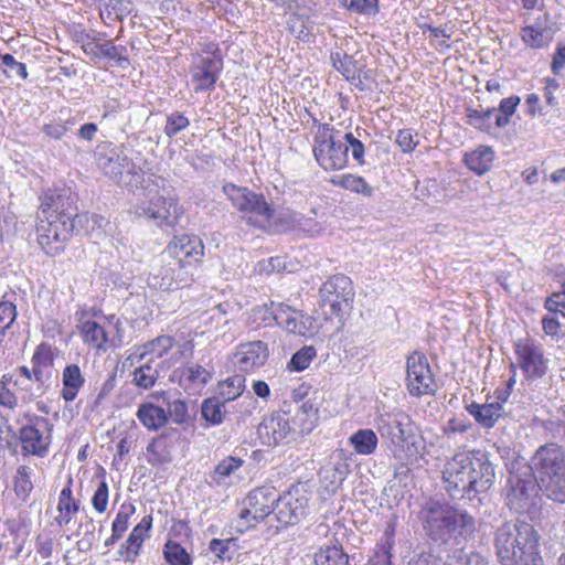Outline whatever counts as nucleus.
<instances>
[{"label": "nucleus", "mask_w": 565, "mask_h": 565, "mask_svg": "<svg viewBox=\"0 0 565 565\" xmlns=\"http://www.w3.org/2000/svg\"><path fill=\"white\" fill-rule=\"evenodd\" d=\"M223 191L239 211L248 214V222L273 233H280L296 226L302 227V217L285 207L271 209L263 195L253 193L247 188L228 183Z\"/></svg>", "instance_id": "f257e3e1"}, {"label": "nucleus", "mask_w": 565, "mask_h": 565, "mask_svg": "<svg viewBox=\"0 0 565 565\" xmlns=\"http://www.w3.org/2000/svg\"><path fill=\"white\" fill-rule=\"evenodd\" d=\"M539 540L532 524L507 522L495 531V554L502 565H542Z\"/></svg>", "instance_id": "f03ea898"}, {"label": "nucleus", "mask_w": 565, "mask_h": 565, "mask_svg": "<svg viewBox=\"0 0 565 565\" xmlns=\"http://www.w3.org/2000/svg\"><path fill=\"white\" fill-rule=\"evenodd\" d=\"M537 487L553 501L565 503V450L551 443L541 446L531 466Z\"/></svg>", "instance_id": "7ed1b4c3"}, {"label": "nucleus", "mask_w": 565, "mask_h": 565, "mask_svg": "<svg viewBox=\"0 0 565 565\" xmlns=\"http://www.w3.org/2000/svg\"><path fill=\"white\" fill-rule=\"evenodd\" d=\"M422 520L427 535L434 541L447 542L475 530L473 518L467 512L437 501L426 504Z\"/></svg>", "instance_id": "20e7f679"}, {"label": "nucleus", "mask_w": 565, "mask_h": 565, "mask_svg": "<svg viewBox=\"0 0 565 565\" xmlns=\"http://www.w3.org/2000/svg\"><path fill=\"white\" fill-rule=\"evenodd\" d=\"M353 297L352 281L343 274L330 276L319 288V306L327 320L341 321L351 310Z\"/></svg>", "instance_id": "39448f33"}, {"label": "nucleus", "mask_w": 565, "mask_h": 565, "mask_svg": "<svg viewBox=\"0 0 565 565\" xmlns=\"http://www.w3.org/2000/svg\"><path fill=\"white\" fill-rule=\"evenodd\" d=\"M349 146L334 135L328 124L319 127L315 137L313 154L324 170H340L348 163Z\"/></svg>", "instance_id": "423d86ee"}, {"label": "nucleus", "mask_w": 565, "mask_h": 565, "mask_svg": "<svg viewBox=\"0 0 565 565\" xmlns=\"http://www.w3.org/2000/svg\"><path fill=\"white\" fill-rule=\"evenodd\" d=\"M471 451L458 452L449 459L443 469L445 489L452 498L472 499V483L469 479L471 473Z\"/></svg>", "instance_id": "0eeeda50"}, {"label": "nucleus", "mask_w": 565, "mask_h": 565, "mask_svg": "<svg viewBox=\"0 0 565 565\" xmlns=\"http://www.w3.org/2000/svg\"><path fill=\"white\" fill-rule=\"evenodd\" d=\"M276 491L273 488L252 490L244 501L239 512L238 530L244 531L255 526L259 521L274 512Z\"/></svg>", "instance_id": "6e6552de"}, {"label": "nucleus", "mask_w": 565, "mask_h": 565, "mask_svg": "<svg viewBox=\"0 0 565 565\" xmlns=\"http://www.w3.org/2000/svg\"><path fill=\"white\" fill-rule=\"evenodd\" d=\"M536 480L531 466L513 462L508 477V501L513 509H523L534 494Z\"/></svg>", "instance_id": "1a4fd4ad"}, {"label": "nucleus", "mask_w": 565, "mask_h": 565, "mask_svg": "<svg viewBox=\"0 0 565 565\" xmlns=\"http://www.w3.org/2000/svg\"><path fill=\"white\" fill-rule=\"evenodd\" d=\"M295 429L289 415L285 412H274L263 417L257 427V436L262 445L277 447L294 439Z\"/></svg>", "instance_id": "9d476101"}, {"label": "nucleus", "mask_w": 565, "mask_h": 565, "mask_svg": "<svg viewBox=\"0 0 565 565\" xmlns=\"http://www.w3.org/2000/svg\"><path fill=\"white\" fill-rule=\"evenodd\" d=\"M134 213L137 217L152 220L158 226L172 227L182 214V210L174 198L158 194L148 203L137 204Z\"/></svg>", "instance_id": "9b49d317"}, {"label": "nucleus", "mask_w": 565, "mask_h": 565, "mask_svg": "<svg viewBox=\"0 0 565 565\" xmlns=\"http://www.w3.org/2000/svg\"><path fill=\"white\" fill-rule=\"evenodd\" d=\"M40 200L41 204L36 217L54 220L63 225H74V221L78 215L74 199L71 195L50 190Z\"/></svg>", "instance_id": "f8f14e48"}, {"label": "nucleus", "mask_w": 565, "mask_h": 565, "mask_svg": "<svg viewBox=\"0 0 565 565\" xmlns=\"http://www.w3.org/2000/svg\"><path fill=\"white\" fill-rule=\"evenodd\" d=\"M516 362L529 380L541 379L546 374L548 360L542 347L533 340L521 339L514 344Z\"/></svg>", "instance_id": "ddd939ff"}, {"label": "nucleus", "mask_w": 565, "mask_h": 565, "mask_svg": "<svg viewBox=\"0 0 565 565\" xmlns=\"http://www.w3.org/2000/svg\"><path fill=\"white\" fill-rule=\"evenodd\" d=\"M406 385L411 395L420 396L435 391V379L427 358L414 352L407 359Z\"/></svg>", "instance_id": "4468645a"}, {"label": "nucleus", "mask_w": 565, "mask_h": 565, "mask_svg": "<svg viewBox=\"0 0 565 565\" xmlns=\"http://www.w3.org/2000/svg\"><path fill=\"white\" fill-rule=\"evenodd\" d=\"M53 425L47 418L38 416L31 424L23 426L19 431V438L24 452L44 457L51 444V430Z\"/></svg>", "instance_id": "2eb2a0df"}, {"label": "nucleus", "mask_w": 565, "mask_h": 565, "mask_svg": "<svg viewBox=\"0 0 565 565\" xmlns=\"http://www.w3.org/2000/svg\"><path fill=\"white\" fill-rule=\"evenodd\" d=\"M307 508V497L287 492L279 498L276 497L273 513L281 526H287L299 522L306 515Z\"/></svg>", "instance_id": "dca6fc26"}, {"label": "nucleus", "mask_w": 565, "mask_h": 565, "mask_svg": "<svg viewBox=\"0 0 565 565\" xmlns=\"http://www.w3.org/2000/svg\"><path fill=\"white\" fill-rule=\"evenodd\" d=\"M470 463L473 469L469 479L472 483V498H475L478 493H483L493 486L495 472L488 455L483 451L471 450Z\"/></svg>", "instance_id": "f3484780"}, {"label": "nucleus", "mask_w": 565, "mask_h": 565, "mask_svg": "<svg viewBox=\"0 0 565 565\" xmlns=\"http://www.w3.org/2000/svg\"><path fill=\"white\" fill-rule=\"evenodd\" d=\"M268 358L267 344L263 341H253L241 344L233 355V363L244 372L263 366Z\"/></svg>", "instance_id": "a211bd4d"}, {"label": "nucleus", "mask_w": 565, "mask_h": 565, "mask_svg": "<svg viewBox=\"0 0 565 565\" xmlns=\"http://www.w3.org/2000/svg\"><path fill=\"white\" fill-rule=\"evenodd\" d=\"M276 323L297 335H307L312 333L315 329L311 317L284 303H278Z\"/></svg>", "instance_id": "6ab92c4d"}, {"label": "nucleus", "mask_w": 565, "mask_h": 565, "mask_svg": "<svg viewBox=\"0 0 565 565\" xmlns=\"http://www.w3.org/2000/svg\"><path fill=\"white\" fill-rule=\"evenodd\" d=\"M38 221L36 237L40 247L65 242L74 228V225H63L46 217H38Z\"/></svg>", "instance_id": "aec40b11"}, {"label": "nucleus", "mask_w": 565, "mask_h": 565, "mask_svg": "<svg viewBox=\"0 0 565 565\" xmlns=\"http://www.w3.org/2000/svg\"><path fill=\"white\" fill-rule=\"evenodd\" d=\"M502 402H491L479 404L472 402L466 406V411L483 428H492L497 422L505 414Z\"/></svg>", "instance_id": "412c9836"}, {"label": "nucleus", "mask_w": 565, "mask_h": 565, "mask_svg": "<svg viewBox=\"0 0 565 565\" xmlns=\"http://www.w3.org/2000/svg\"><path fill=\"white\" fill-rule=\"evenodd\" d=\"M98 166L107 177L114 180H119L125 170L130 171V166L134 168L122 148H114L105 154H99Z\"/></svg>", "instance_id": "4be33fe9"}, {"label": "nucleus", "mask_w": 565, "mask_h": 565, "mask_svg": "<svg viewBox=\"0 0 565 565\" xmlns=\"http://www.w3.org/2000/svg\"><path fill=\"white\" fill-rule=\"evenodd\" d=\"M211 379V373L203 366L190 363L183 367L180 384L189 394H202Z\"/></svg>", "instance_id": "5701e85b"}, {"label": "nucleus", "mask_w": 565, "mask_h": 565, "mask_svg": "<svg viewBox=\"0 0 565 565\" xmlns=\"http://www.w3.org/2000/svg\"><path fill=\"white\" fill-rule=\"evenodd\" d=\"M245 387V377L236 374L217 383L214 390V402L226 404L239 397Z\"/></svg>", "instance_id": "b1692460"}, {"label": "nucleus", "mask_w": 565, "mask_h": 565, "mask_svg": "<svg viewBox=\"0 0 565 565\" xmlns=\"http://www.w3.org/2000/svg\"><path fill=\"white\" fill-rule=\"evenodd\" d=\"M494 152L491 147L480 146L476 150L466 153L463 162L471 171L479 175L487 173L492 166Z\"/></svg>", "instance_id": "393cba45"}, {"label": "nucleus", "mask_w": 565, "mask_h": 565, "mask_svg": "<svg viewBox=\"0 0 565 565\" xmlns=\"http://www.w3.org/2000/svg\"><path fill=\"white\" fill-rule=\"evenodd\" d=\"M136 415L140 423L150 430H158L168 422L166 409L152 403L139 405Z\"/></svg>", "instance_id": "a878e982"}, {"label": "nucleus", "mask_w": 565, "mask_h": 565, "mask_svg": "<svg viewBox=\"0 0 565 565\" xmlns=\"http://www.w3.org/2000/svg\"><path fill=\"white\" fill-rule=\"evenodd\" d=\"M349 473L350 465L345 460L339 459L330 466L322 468L320 477L327 489L334 491L342 484Z\"/></svg>", "instance_id": "bb28decb"}, {"label": "nucleus", "mask_w": 565, "mask_h": 565, "mask_svg": "<svg viewBox=\"0 0 565 565\" xmlns=\"http://www.w3.org/2000/svg\"><path fill=\"white\" fill-rule=\"evenodd\" d=\"M191 77L194 92L207 89L212 85V60L209 56L198 57L191 68Z\"/></svg>", "instance_id": "cd10ccee"}, {"label": "nucleus", "mask_w": 565, "mask_h": 565, "mask_svg": "<svg viewBox=\"0 0 565 565\" xmlns=\"http://www.w3.org/2000/svg\"><path fill=\"white\" fill-rule=\"evenodd\" d=\"M84 376L77 364H70L63 371V390L62 396L66 402L76 398L79 388L84 385Z\"/></svg>", "instance_id": "c85d7f7f"}, {"label": "nucleus", "mask_w": 565, "mask_h": 565, "mask_svg": "<svg viewBox=\"0 0 565 565\" xmlns=\"http://www.w3.org/2000/svg\"><path fill=\"white\" fill-rule=\"evenodd\" d=\"M71 483L72 479L68 480L67 486H65L60 493L57 504L58 515L55 518V521L60 526L68 524L72 520V516L77 513L79 509L78 504L72 495Z\"/></svg>", "instance_id": "c756f323"}, {"label": "nucleus", "mask_w": 565, "mask_h": 565, "mask_svg": "<svg viewBox=\"0 0 565 565\" xmlns=\"http://www.w3.org/2000/svg\"><path fill=\"white\" fill-rule=\"evenodd\" d=\"M174 345V339L170 335H160L156 339L148 341L143 345L139 347L136 351V355L139 360L145 359L147 355L152 359L162 358L172 347Z\"/></svg>", "instance_id": "7c9ffc66"}, {"label": "nucleus", "mask_w": 565, "mask_h": 565, "mask_svg": "<svg viewBox=\"0 0 565 565\" xmlns=\"http://www.w3.org/2000/svg\"><path fill=\"white\" fill-rule=\"evenodd\" d=\"M349 443L356 454L367 456L376 450L379 439L372 429L365 428L352 434Z\"/></svg>", "instance_id": "2f4dec72"}, {"label": "nucleus", "mask_w": 565, "mask_h": 565, "mask_svg": "<svg viewBox=\"0 0 565 565\" xmlns=\"http://www.w3.org/2000/svg\"><path fill=\"white\" fill-rule=\"evenodd\" d=\"M81 334L84 342L93 345L96 349H106L108 342V334L105 329L96 321L86 320L81 324Z\"/></svg>", "instance_id": "473e14b6"}, {"label": "nucleus", "mask_w": 565, "mask_h": 565, "mask_svg": "<svg viewBox=\"0 0 565 565\" xmlns=\"http://www.w3.org/2000/svg\"><path fill=\"white\" fill-rule=\"evenodd\" d=\"M521 36L524 43L531 49L543 47L551 40L550 29L545 28L541 22L523 28Z\"/></svg>", "instance_id": "72a5a7b5"}, {"label": "nucleus", "mask_w": 565, "mask_h": 565, "mask_svg": "<svg viewBox=\"0 0 565 565\" xmlns=\"http://www.w3.org/2000/svg\"><path fill=\"white\" fill-rule=\"evenodd\" d=\"M315 563L316 565H348L349 556L342 547L327 545L315 554Z\"/></svg>", "instance_id": "f704fd0d"}, {"label": "nucleus", "mask_w": 565, "mask_h": 565, "mask_svg": "<svg viewBox=\"0 0 565 565\" xmlns=\"http://www.w3.org/2000/svg\"><path fill=\"white\" fill-rule=\"evenodd\" d=\"M332 183L344 190L363 194L364 196H371L373 194V188L366 183V181L359 175L342 174L337 179H332Z\"/></svg>", "instance_id": "c9c22d12"}, {"label": "nucleus", "mask_w": 565, "mask_h": 565, "mask_svg": "<svg viewBox=\"0 0 565 565\" xmlns=\"http://www.w3.org/2000/svg\"><path fill=\"white\" fill-rule=\"evenodd\" d=\"M387 435L391 437L393 444H401L405 441L407 435V426L409 425V417L404 413H397L388 416L386 422Z\"/></svg>", "instance_id": "e433bc0d"}, {"label": "nucleus", "mask_w": 565, "mask_h": 565, "mask_svg": "<svg viewBox=\"0 0 565 565\" xmlns=\"http://www.w3.org/2000/svg\"><path fill=\"white\" fill-rule=\"evenodd\" d=\"M159 376V372L151 364L146 363L137 367L132 372V383L138 387L148 390L151 388Z\"/></svg>", "instance_id": "4c0bfd02"}, {"label": "nucleus", "mask_w": 565, "mask_h": 565, "mask_svg": "<svg viewBox=\"0 0 565 565\" xmlns=\"http://www.w3.org/2000/svg\"><path fill=\"white\" fill-rule=\"evenodd\" d=\"M32 469L28 466H20L14 477V492L18 498L26 500L33 490L31 481Z\"/></svg>", "instance_id": "58836bf2"}, {"label": "nucleus", "mask_w": 565, "mask_h": 565, "mask_svg": "<svg viewBox=\"0 0 565 565\" xmlns=\"http://www.w3.org/2000/svg\"><path fill=\"white\" fill-rule=\"evenodd\" d=\"M333 66L342 73V75L351 83L359 79V66L351 56L344 54L342 57L339 53L332 55Z\"/></svg>", "instance_id": "ea45409f"}, {"label": "nucleus", "mask_w": 565, "mask_h": 565, "mask_svg": "<svg viewBox=\"0 0 565 565\" xmlns=\"http://www.w3.org/2000/svg\"><path fill=\"white\" fill-rule=\"evenodd\" d=\"M494 110H495L494 108H488L486 110H477V109L468 108L467 117H468L469 125H471L472 127H475L481 131L490 132L492 129L491 117H492Z\"/></svg>", "instance_id": "a19ab883"}, {"label": "nucleus", "mask_w": 565, "mask_h": 565, "mask_svg": "<svg viewBox=\"0 0 565 565\" xmlns=\"http://www.w3.org/2000/svg\"><path fill=\"white\" fill-rule=\"evenodd\" d=\"M340 4L351 13L375 15L379 13L377 0H339Z\"/></svg>", "instance_id": "79ce46f5"}, {"label": "nucleus", "mask_w": 565, "mask_h": 565, "mask_svg": "<svg viewBox=\"0 0 565 565\" xmlns=\"http://www.w3.org/2000/svg\"><path fill=\"white\" fill-rule=\"evenodd\" d=\"M521 99L519 96H510L507 98H503L500 104L498 110L500 111V115L495 118V126L498 128H503L510 122L511 116L514 114L518 105L520 104Z\"/></svg>", "instance_id": "37998d69"}, {"label": "nucleus", "mask_w": 565, "mask_h": 565, "mask_svg": "<svg viewBox=\"0 0 565 565\" xmlns=\"http://www.w3.org/2000/svg\"><path fill=\"white\" fill-rule=\"evenodd\" d=\"M316 355L317 350L313 347H303L292 355L288 363V369L291 371H303L309 366Z\"/></svg>", "instance_id": "c03bdc74"}, {"label": "nucleus", "mask_w": 565, "mask_h": 565, "mask_svg": "<svg viewBox=\"0 0 565 565\" xmlns=\"http://www.w3.org/2000/svg\"><path fill=\"white\" fill-rule=\"evenodd\" d=\"M17 318V308L10 301L0 302V345L2 344L7 330L13 324Z\"/></svg>", "instance_id": "a18cd8bd"}, {"label": "nucleus", "mask_w": 565, "mask_h": 565, "mask_svg": "<svg viewBox=\"0 0 565 565\" xmlns=\"http://www.w3.org/2000/svg\"><path fill=\"white\" fill-rule=\"evenodd\" d=\"M164 557L170 565H190V557L178 543L168 542L164 547Z\"/></svg>", "instance_id": "49530a36"}, {"label": "nucleus", "mask_w": 565, "mask_h": 565, "mask_svg": "<svg viewBox=\"0 0 565 565\" xmlns=\"http://www.w3.org/2000/svg\"><path fill=\"white\" fill-rule=\"evenodd\" d=\"M135 512L132 504L121 505L120 511L117 513L113 522L114 539H119L128 529V519Z\"/></svg>", "instance_id": "de8ad7c7"}, {"label": "nucleus", "mask_w": 565, "mask_h": 565, "mask_svg": "<svg viewBox=\"0 0 565 565\" xmlns=\"http://www.w3.org/2000/svg\"><path fill=\"white\" fill-rule=\"evenodd\" d=\"M132 182L140 186L143 190H148L149 192L163 188L164 180L161 177H157L154 174L149 173H138L136 171H132Z\"/></svg>", "instance_id": "09e8293b"}, {"label": "nucleus", "mask_w": 565, "mask_h": 565, "mask_svg": "<svg viewBox=\"0 0 565 565\" xmlns=\"http://www.w3.org/2000/svg\"><path fill=\"white\" fill-rule=\"evenodd\" d=\"M217 334L215 341H220L226 345L232 343L237 335L236 322L233 319H224L221 324L216 328Z\"/></svg>", "instance_id": "8fccbe9b"}, {"label": "nucleus", "mask_w": 565, "mask_h": 565, "mask_svg": "<svg viewBox=\"0 0 565 565\" xmlns=\"http://www.w3.org/2000/svg\"><path fill=\"white\" fill-rule=\"evenodd\" d=\"M299 420L303 422L302 430L310 431L313 423L318 419V409L310 401L303 402L297 413Z\"/></svg>", "instance_id": "3c124183"}, {"label": "nucleus", "mask_w": 565, "mask_h": 565, "mask_svg": "<svg viewBox=\"0 0 565 565\" xmlns=\"http://www.w3.org/2000/svg\"><path fill=\"white\" fill-rule=\"evenodd\" d=\"M163 441V437L160 436L158 438L152 439V441L147 446V451L150 454L149 463L152 466L163 465L171 461V457L167 451H159V447Z\"/></svg>", "instance_id": "603ef678"}, {"label": "nucleus", "mask_w": 565, "mask_h": 565, "mask_svg": "<svg viewBox=\"0 0 565 565\" xmlns=\"http://www.w3.org/2000/svg\"><path fill=\"white\" fill-rule=\"evenodd\" d=\"M168 417L170 416L175 424H184L188 420V405L182 399H173L168 403Z\"/></svg>", "instance_id": "864d4df0"}, {"label": "nucleus", "mask_w": 565, "mask_h": 565, "mask_svg": "<svg viewBox=\"0 0 565 565\" xmlns=\"http://www.w3.org/2000/svg\"><path fill=\"white\" fill-rule=\"evenodd\" d=\"M242 466V460L235 457H228L222 460L216 468L214 469V475H216L217 483L221 482L222 479L231 477V475Z\"/></svg>", "instance_id": "5fc2aeb1"}, {"label": "nucleus", "mask_w": 565, "mask_h": 565, "mask_svg": "<svg viewBox=\"0 0 565 565\" xmlns=\"http://www.w3.org/2000/svg\"><path fill=\"white\" fill-rule=\"evenodd\" d=\"M189 126V119L179 113H173L167 118L164 128L169 137L175 136Z\"/></svg>", "instance_id": "6e6d98bb"}, {"label": "nucleus", "mask_w": 565, "mask_h": 565, "mask_svg": "<svg viewBox=\"0 0 565 565\" xmlns=\"http://www.w3.org/2000/svg\"><path fill=\"white\" fill-rule=\"evenodd\" d=\"M31 361H32V365H35V366H40V367H44V369L51 366L53 363V354H52L51 347L45 343H41L36 348Z\"/></svg>", "instance_id": "4d7b16f0"}, {"label": "nucleus", "mask_w": 565, "mask_h": 565, "mask_svg": "<svg viewBox=\"0 0 565 565\" xmlns=\"http://www.w3.org/2000/svg\"><path fill=\"white\" fill-rule=\"evenodd\" d=\"M342 139L343 143L349 146L351 150L352 158L358 161L360 164L364 163V145L360 139L354 137L352 132H347L343 135Z\"/></svg>", "instance_id": "13d9d810"}, {"label": "nucleus", "mask_w": 565, "mask_h": 565, "mask_svg": "<svg viewBox=\"0 0 565 565\" xmlns=\"http://www.w3.org/2000/svg\"><path fill=\"white\" fill-rule=\"evenodd\" d=\"M142 543V539H138L136 535L130 533L125 545H122L120 550V553L124 555L126 562H134L136 559Z\"/></svg>", "instance_id": "bf43d9fd"}, {"label": "nucleus", "mask_w": 565, "mask_h": 565, "mask_svg": "<svg viewBox=\"0 0 565 565\" xmlns=\"http://www.w3.org/2000/svg\"><path fill=\"white\" fill-rule=\"evenodd\" d=\"M278 310V303L271 302L270 307L263 306L257 307L253 310L254 321H259L265 324H269L273 321L276 322V313Z\"/></svg>", "instance_id": "052dcab7"}, {"label": "nucleus", "mask_w": 565, "mask_h": 565, "mask_svg": "<svg viewBox=\"0 0 565 565\" xmlns=\"http://www.w3.org/2000/svg\"><path fill=\"white\" fill-rule=\"evenodd\" d=\"M417 134H413L411 129H402L396 136V143L404 152H412L418 145Z\"/></svg>", "instance_id": "680f3d73"}, {"label": "nucleus", "mask_w": 565, "mask_h": 565, "mask_svg": "<svg viewBox=\"0 0 565 565\" xmlns=\"http://www.w3.org/2000/svg\"><path fill=\"white\" fill-rule=\"evenodd\" d=\"M92 503L94 509L98 513H103L106 511L108 503V487L105 481H102L99 483L98 488L96 489L93 495Z\"/></svg>", "instance_id": "e2e57ef3"}, {"label": "nucleus", "mask_w": 565, "mask_h": 565, "mask_svg": "<svg viewBox=\"0 0 565 565\" xmlns=\"http://www.w3.org/2000/svg\"><path fill=\"white\" fill-rule=\"evenodd\" d=\"M0 58L2 60V64L8 67V72L11 76L15 75L22 79L28 77L25 64L15 61L11 54H6Z\"/></svg>", "instance_id": "0e129e2a"}, {"label": "nucleus", "mask_w": 565, "mask_h": 565, "mask_svg": "<svg viewBox=\"0 0 565 565\" xmlns=\"http://www.w3.org/2000/svg\"><path fill=\"white\" fill-rule=\"evenodd\" d=\"M268 271H292L296 266L292 263H288L285 256L270 257L266 267Z\"/></svg>", "instance_id": "69168bd1"}, {"label": "nucleus", "mask_w": 565, "mask_h": 565, "mask_svg": "<svg viewBox=\"0 0 565 565\" xmlns=\"http://www.w3.org/2000/svg\"><path fill=\"white\" fill-rule=\"evenodd\" d=\"M545 307L548 311L565 318V296L556 295L546 300Z\"/></svg>", "instance_id": "338daca9"}, {"label": "nucleus", "mask_w": 565, "mask_h": 565, "mask_svg": "<svg viewBox=\"0 0 565 565\" xmlns=\"http://www.w3.org/2000/svg\"><path fill=\"white\" fill-rule=\"evenodd\" d=\"M366 565H391V553L388 548L385 546L377 548Z\"/></svg>", "instance_id": "774afa93"}]
</instances>
